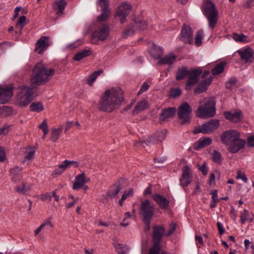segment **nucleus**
<instances>
[{
    "label": "nucleus",
    "instance_id": "f257e3e1",
    "mask_svg": "<svg viewBox=\"0 0 254 254\" xmlns=\"http://www.w3.org/2000/svg\"><path fill=\"white\" fill-rule=\"evenodd\" d=\"M124 93L119 87H111L105 91L100 97L98 108L99 110L111 112L121 105Z\"/></svg>",
    "mask_w": 254,
    "mask_h": 254
},
{
    "label": "nucleus",
    "instance_id": "f03ea898",
    "mask_svg": "<svg viewBox=\"0 0 254 254\" xmlns=\"http://www.w3.org/2000/svg\"><path fill=\"white\" fill-rule=\"evenodd\" d=\"M55 73L54 69L48 68L43 63H38L33 68L30 82L32 85L44 84L51 79Z\"/></svg>",
    "mask_w": 254,
    "mask_h": 254
},
{
    "label": "nucleus",
    "instance_id": "7ed1b4c3",
    "mask_svg": "<svg viewBox=\"0 0 254 254\" xmlns=\"http://www.w3.org/2000/svg\"><path fill=\"white\" fill-rule=\"evenodd\" d=\"M200 105L196 111L197 117L207 118L213 117L216 114L215 102L212 98H205L199 102Z\"/></svg>",
    "mask_w": 254,
    "mask_h": 254
},
{
    "label": "nucleus",
    "instance_id": "20e7f679",
    "mask_svg": "<svg viewBox=\"0 0 254 254\" xmlns=\"http://www.w3.org/2000/svg\"><path fill=\"white\" fill-rule=\"evenodd\" d=\"M222 142L228 146V150L231 153L238 151V132L235 130H229L223 132L221 135Z\"/></svg>",
    "mask_w": 254,
    "mask_h": 254
},
{
    "label": "nucleus",
    "instance_id": "39448f33",
    "mask_svg": "<svg viewBox=\"0 0 254 254\" xmlns=\"http://www.w3.org/2000/svg\"><path fill=\"white\" fill-rule=\"evenodd\" d=\"M202 11L208 19L209 26L214 29L217 22L218 13L215 4L210 0H206L204 2Z\"/></svg>",
    "mask_w": 254,
    "mask_h": 254
},
{
    "label": "nucleus",
    "instance_id": "423d86ee",
    "mask_svg": "<svg viewBox=\"0 0 254 254\" xmlns=\"http://www.w3.org/2000/svg\"><path fill=\"white\" fill-rule=\"evenodd\" d=\"M110 31V27L108 24L97 23L96 29L92 34L91 43L97 45L99 41H105L109 35Z\"/></svg>",
    "mask_w": 254,
    "mask_h": 254
},
{
    "label": "nucleus",
    "instance_id": "0eeeda50",
    "mask_svg": "<svg viewBox=\"0 0 254 254\" xmlns=\"http://www.w3.org/2000/svg\"><path fill=\"white\" fill-rule=\"evenodd\" d=\"M33 89L27 86H21L17 96V102L20 106H26L33 99Z\"/></svg>",
    "mask_w": 254,
    "mask_h": 254
},
{
    "label": "nucleus",
    "instance_id": "6e6552de",
    "mask_svg": "<svg viewBox=\"0 0 254 254\" xmlns=\"http://www.w3.org/2000/svg\"><path fill=\"white\" fill-rule=\"evenodd\" d=\"M140 214L143 217L144 223L149 225L154 214L153 206L149 200L145 199L141 201Z\"/></svg>",
    "mask_w": 254,
    "mask_h": 254
},
{
    "label": "nucleus",
    "instance_id": "1a4fd4ad",
    "mask_svg": "<svg viewBox=\"0 0 254 254\" xmlns=\"http://www.w3.org/2000/svg\"><path fill=\"white\" fill-rule=\"evenodd\" d=\"M191 112V108L187 102H183L179 106L177 114L179 119L182 120V124L190 123Z\"/></svg>",
    "mask_w": 254,
    "mask_h": 254
},
{
    "label": "nucleus",
    "instance_id": "9d476101",
    "mask_svg": "<svg viewBox=\"0 0 254 254\" xmlns=\"http://www.w3.org/2000/svg\"><path fill=\"white\" fill-rule=\"evenodd\" d=\"M219 126V122L217 120H212L201 126L194 129L193 132L194 134L199 133H203L209 134L211 133L214 130L218 127Z\"/></svg>",
    "mask_w": 254,
    "mask_h": 254
},
{
    "label": "nucleus",
    "instance_id": "9b49d317",
    "mask_svg": "<svg viewBox=\"0 0 254 254\" xmlns=\"http://www.w3.org/2000/svg\"><path fill=\"white\" fill-rule=\"evenodd\" d=\"M131 7V5L127 2L122 3L118 7L115 14V17L119 19L121 23H125L127 21V17L129 14Z\"/></svg>",
    "mask_w": 254,
    "mask_h": 254
},
{
    "label": "nucleus",
    "instance_id": "f8f14e48",
    "mask_svg": "<svg viewBox=\"0 0 254 254\" xmlns=\"http://www.w3.org/2000/svg\"><path fill=\"white\" fill-rule=\"evenodd\" d=\"M202 73V71L200 69H192L189 70L188 75V80L185 86L186 90H190L192 86L197 83L198 78Z\"/></svg>",
    "mask_w": 254,
    "mask_h": 254
},
{
    "label": "nucleus",
    "instance_id": "ddd939ff",
    "mask_svg": "<svg viewBox=\"0 0 254 254\" xmlns=\"http://www.w3.org/2000/svg\"><path fill=\"white\" fill-rule=\"evenodd\" d=\"M165 228L162 226L156 225L153 227L152 237L154 244L151 248L152 252L156 248H158V247H160V242L165 233Z\"/></svg>",
    "mask_w": 254,
    "mask_h": 254
},
{
    "label": "nucleus",
    "instance_id": "4468645a",
    "mask_svg": "<svg viewBox=\"0 0 254 254\" xmlns=\"http://www.w3.org/2000/svg\"><path fill=\"white\" fill-rule=\"evenodd\" d=\"M180 39L185 43H193V32L189 26L184 25L180 33Z\"/></svg>",
    "mask_w": 254,
    "mask_h": 254
},
{
    "label": "nucleus",
    "instance_id": "2eb2a0df",
    "mask_svg": "<svg viewBox=\"0 0 254 254\" xmlns=\"http://www.w3.org/2000/svg\"><path fill=\"white\" fill-rule=\"evenodd\" d=\"M13 96V89L10 87L0 85V104H5Z\"/></svg>",
    "mask_w": 254,
    "mask_h": 254
},
{
    "label": "nucleus",
    "instance_id": "dca6fc26",
    "mask_svg": "<svg viewBox=\"0 0 254 254\" xmlns=\"http://www.w3.org/2000/svg\"><path fill=\"white\" fill-rule=\"evenodd\" d=\"M167 131L166 129L156 131L153 136L148 137L145 143L147 145L156 143L157 141L162 142L164 140L167 135Z\"/></svg>",
    "mask_w": 254,
    "mask_h": 254
},
{
    "label": "nucleus",
    "instance_id": "f3484780",
    "mask_svg": "<svg viewBox=\"0 0 254 254\" xmlns=\"http://www.w3.org/2000/svg\"><path fill=\"white\" fill-rule=\"evenodd\" d=\"M147 23L145 21L135 20L133 23L132 29L126 30L123 33V37L125 38L126 35L132 34L133 32L137 30H143L147 28Z\"/></svg>",
    "mask_w": 254,
    "mask_h": 254
},
{
    "label": "nucleus",
    "instance_id": "a211bd4d",
    "mask_svg": "<svg viewBox=\"0 0 254 254\" xmlns=\"http://www.w3.org/2000/svg\"><path fill=\"white\" fill-rule=\"evenodd\" d=\"M90 181V179L85 176L84 173L77 175L74 179L72 189L78 190L82 188L86 183Z\"/></svg>",
    "mask_w": 254,
    "mask_h": 254
},
{
    "label": "nucleus",
    "instance_id": "6ab92c4d",
    "mask_svg": "<svg viewBox=\"0 0 254 254\" xmlns=\"http://www.w3.org/2000/svg\"><path fill=\"white\" fill-rule=\"evenodd\" d=\"M180 184L183 187H187L192 181V177L190 175V170L187 166L183 169L182 177L180 178Z\"/></svg>",
    "mask_w": 254,
    "mask_h": 254
},
{
    "label": "nucleus",
    "instance_id": "aec40b11",
    "mask_svg": "<svg viewBox=\"0 0 254 254\" xmlns=\"http://www.w3.org/2000/svg\"><path fill=\"white\" fill-rule=\"evenodd\" d=\"M49 46V37L42 36L37 42L35 51L39 54H41L47 49Z\"/></svg>",
    "mask_w": 254,
    "mask_h": 254
},
{
    "label": "nucleus",
    "instance_id": "412c9836",
    "mask_svg": "<svg viewBox=\"0 0 254 254\" xmlns=\"http://www.w3.org/2000/svg\"><path fill=\"white\" fill-rule=\"evenodd\" d=\"M239 55L242 61L245 63H252L254 61V52L250 47L246 48L243 51H239Z\"/></svg>",
    "mask_w": 254,
    "mask_h": 254
},
{
    "label": "nucleus",
    "instance_id": "4be33fe9",
    "mask_svg": "<svg viewBox=\"0 0 254 254\" xmlns=\"http://www.w3.org/2000/svg\"><path fill=\"white\" fill-rule=\"evenodd\" d=\"M177 56L173 53H170L163 57H161L158 62V64H166L169 66L173 65L176 61Z\"/></svg>",
    "mask_w": 254,
    "mask_h": 254
},
{
    "label": "nucleus",
    "instance_id": "5701e85b",
    "mask_svg": "<svg viewBox=\"0 0 254 254\" xmlns=\"http://www.w3.org/2000/svg\"><path fill=\"white\" fill-rule=\"evenodd\" d=\"M36 152V149L34 147L28 146L25 148L24 153V159L22 161L23 163H30L34 157Z\"/></svg>",
    "mask_w": 254,
    "mask_h": 254
},
{
    "label": "nucleus",
    "instance_id": "b1692460",
    "mask_svg": "<svg viewBox=\"0 0 254 254\" xmlns=\"http://www.w3.org/2000/svg\"><path fill=\"white\" fill-rule=\"evenodd\" d=\"M152 197L161 209H167L168 207L169 201L164 196L156 194L153 195Z\"/></svg>",
    "mask_w": 254,
    "mask_h": 254
},
{
    "label": "nucleus",
    "instance_id": "393cba45",
    "mask_svg": "<svg viewBox=\"0 0 254 254\" xmlns=\"http://www.w3.org/2000/svg\"><path fill=\"white\" fill-rule=\"evenodd\" d=\"M212 139L210 137H201L194 143V149L199 150L201 148L207 146L212 143Z\"/></svg>",
    "mask_w": 254,
    "mask_h": 254
},
{
    "label": "nucleus",
    "instance_id": "a878e982",
    "mask_svg": "<svg viewBox=\"0 0 254 254\" xmlns=\"http://www.w3.org/2000/svg\"><path fill=\"white\" fill-rule=\"evenodd\" d=\"M66 5V2L65 0H60L56 1L53 3V8L57 14L60 16L63 14Z\"/></svg>",
    "mask_w": 254,
    "mask_h": 254
},
{
    "label": "nucleus",
    "instance_id": "bb28decb",
    "mask_svg": "<svg viewBox=\"0 0 254 254\" xmlns=\"http://www.w3.org/2000/svg\"><path fill=\"white\" fill-rule=\"evenodd\" d=\"M22 168L18 166H15L9 170V173L11 176V180L12 181L16 183L22 179Z\"/></svg>",
    "mask_w": 254,
    "mask_h": 254
},
{
    "label": "nucleus",
    "instance_id": "cd10ccee",
    "mask_svg": "<svg viewBox=\"0 0 254 254\" xmlns=\"http://www.w3.org/2000/svg\"><path fill=\"white\" fill-rule=\"evenodd\" d=\"M176 112V109L173 107L165 109L162 110V112L160 115V120L164 121L167 119L173 118L175 115Z\"/></svg>",
    "mask_w": 254,
    "mask_h": 254
},
{
    "label": "nucleus",
    "instance_id": "c85d7f7f",
    "mask_svg": "<svg viewBox=\"0 0 254 254\" xmlns=\"http://www.w3.org/2000/svg\"><path fill=\"white\" fill-rule=\"evenodd\" d=\"M163 49L156 45H153L150 50V55L155 59L159 60L163 54Z\"/></svg>",
    "mask_w": 254,
    "mask_h": 254
},
{
    "label": "nucleus",
    "instance_id": "c756f323",
    "mask_svg": "<svg viewBox=\"0 0 254 254\" xmlns=\"http://www.w3.org/2000/svg\"><path fill=\"white\" fill-rule=\"evenodd\" d=\"M149 107L148 102L145 100H142L137 103L133 110V114H138L139 113L148 109Z\"/></svg>",
    "mask_w": 254,
    "mask_h": 254
},
{
    "label": "nucleus",
    "instance_id": "7c9ffc66",
    "mask_svg": "<svg viewBox=\"0 0 254 254\" xmlns=\"http://www.w3.org/2000/svg\"><path fill=\"white\" fill-rule=\"evenodd\" d=\"M226 65V63L225 61H221L217 64L212 69V73L213 75H218L221 73Z\"/></svg>",
    "mask_w": 254,
    "mask_h": 254
},
{
    "label": "nucleus",
    "instance_id": "2f4dec72",
    "mask_svg": "<svg viewBox=\"0 0 254 254\" xmlns=\"http://www.w3.org/2000/svg\"><path fill=\"white\" fill-rule=\"evenodd\" d=\"M202 80L201 82L208 87L211 83L213 77L210 75L209 70H205L202 75Z\"/></svg>",
    "mask_w": 254,
    "mask_h": 254
},
{
    "label": "nucleus",
    "instance_id": "473e14b6",
    "mask_svg": "<svg viewBox=\"0 0 254 254\" xmlns=\"http://www.w3.org/2000/svg\"><path fill=\"white\" fill-rule=\"evenodd\" d=\"M29 108L32 112L39 113L44 110V106L41 102H34L30 105Z\"/></svg>",
    "mask_w": 254,
    "mask_h": 254
},
{
    "label": "nucleus",
    "instance_id": "72a5a7b5",
    "mask_svg": "<svg viewBox=\"0 0 254 254\" xmlns=\"http://www.w3.org/2000/svg\"><path fill=\"white\" fill-rule=\"evenodd\" d=\"M121 190L122 188L119 184H115L109 190L107 196L113 198L119 193Z\"/></svg>",
    "mask_w": 254,
    "mask_h": 254
},
{
    "label": "nucleus",
    "instance_id": "f704fd0d",
    "mask_svg": "<svg viewBox=\"0 0 254 254\" xmlns=\"http://www.w3.org/2000/svg\"><path fill=\"white\" fill-rule=\"evenodd\" d=\"M102 12L97 17V23H100L101 21L106 20L110 13V9L109 8H102Z\"/></svg>",
    "mask_w": 254,
    "mask_h": 254
},
{
    "label": "nucleus",
    "instance_id": "c9c22d12",
    "mask_svg": "<svg viewBox=\"0 0 254 254\" xmlns=\"http://www.w3.org/2000/svg\"><path fill=\"white\" fill-rule=\"evenodd\" d=\"M189 71V70H188L186 67L179 68L176 73V79L180 80L184 79L187 75L188 76Z\"/></svg>",
    "mask_w": 254,
    "mask_h": 254
},
{
    "label": "nucleus",
    "instance_id": "e433bc0d",
    "mask_svg": "<svg viewBox=\"0 0 254 254\" xmlns=\"http://www.w3.org/2000/svg\"><path fill=\"white\" fill-rule=\"evenodd\" d=\"M225 118L232 122L236 123L238 121V112L235 111L225 112Z\"/></svg>",
    "mask_w": 254,
    "mask_h": 254
},
{
    "label": "nucleus",
    "instance_id": "4c0bfd02",
    "mask_svg": "<svg viewBox=\"0 0 254 254\" xmlns=\"http://www.w3.org/2000/svg\"><path fill=\"white\" fill-rule=\"evenodd\" d=\"M240 218V222L242 224H244L246 222H251L253 220V219L250 217L249 211L246 209H244L241 212Z\"/></svg>",
    "mask_w": 254,
    "mask_h": 254
},
{
    "label": "nucleus",
    "instance_id": "58836bf2",
    "mask_svg": "<svg viewBox=\"0 0 254 254\" xmlns=\"http://www.w3.org/2000/svg\"><path fill=\"white\" fill-rule=\"evenodd\" d=\"M12 113L11 107L3 106L0 107V117L3 118L10 116Z\"/></svg>",
    "mask_w": 254,
    "mask_h": 254
},
{
    "label": "nucleus",
    "instance_id": "ea45409f",
    "mask_svg": "<svg viewBox=\"0 0 254 254\" xmlns=\"http://www.w3.org/2000/svg\"><path fill=\"white\" fill-rule=\"evenodd\" d=\"M91 54V51L89 50H84L75 55L73 59L76 61H79L83 58L89 56Z\"/></svg>",
    "mask_w": 254,
    "mask_h": 254
},
{
    "label": "nucleus",
    "instance_id": "a19ab883",
    "mask_svg": "<svg viewBox=\"0 0 254 254\" xmlns=\"http://www.w3.org/2000/svg\"><path fill=\"white\" fill-rule=\"evenodd\" d=\"M102 72V70H98L94 71L86 79V83L90 86H91L96 80L97 77L100 75Z\"/></svg>",
    "mask_w": 254,
    "mask_h": 254
},
{
    "label": "nucleus",
    "instance_id": "79ce46f5",
    "mask_svg": "<svg viewBox=\"0 0 254 254\" xmlns=\"http://www.w3.org/2000/svg\"><path fill=\"white\" fill-rule=\"evenodd\" d=\"M62 131V127L53 128L52 131L51 140L53 142H56L59 138Z\"/></svg>",
    "mask_w": 254,
    "mask_h": 254
},
{
    "label": "nucleus",
    "instance_id": "37998d69",
    "mask_svg": "<svg viewBox=\"0 0 254 254\" xmlns=\"http://www.w3.org/2000/svg\"><path fill=\"white\" fill-rule=\"evenodd\" d=\"M133 194V190L132 188H129L128 190H126L122 196L121 199L119 200V204L122 206L126 198L129 196H131Z\"/></svg>",
    "mask_w": 254,
    "mask_h": 254
},
{
    "label": "nucleus",
    "instance_id": "c03bdc74",
    "mask_svg": "<svg viewBox=\"0 0 254 254\" xmlns=\"http://www.w3.org/2000/svg\"><path fill=\"white\" fill-rule=\"evenodd\" d=\"M211 157L213 161L218 164L222 162V155L220 152L216 150H214L212 153Z\"/></svg>",
    "mask_w": 254,
    "mask_h": 254
},
{
    "label": "nucleus",
    "instance_id": "a18cd8bd",
    "mask_svg": "<svg viewBox=\"0 0 254 254\" xmlns=\"http://www.w3.org/2000/svg\"><path fill=\"white\" fill-rule=\"evenodd\" d=\"M26 20V17L24 15L21 16L19 17V18L16 23V28H19V30L20 32H21L22 31L24 26L25 25Z\"/></svg>",
    "mask_w": 254,
    "mask_h": 254
},
{
    "label": "nucleus",
    "instance_id": "49530a36",
    "mask_svg": "<svg viewBox=\"0 0 254 254\" xmlns=\"http://www.w3.org/2000/svg\"><path fill=\"white\" fill-rule=\"evenodd\" d=\"M203 34L202 30H198L196 33L194 43L197 46H199L202 44V40L203 37Z\"/></svg>",
    "mask_w": 254,
    "mask_h": 254
},
{
    "label": "nucleus",
    "instance_id": "de8ad7c7",
    "mask_svg": "<svg viewBox=\"0 0 254 254\" xmlns=\"http://www.w3.org/2000/svg\"><path fill=\"white\" fill-rule=\"evenodd\" d=\"M30 189L29 187H26L24 184H22L16 187L15 190L19 193L23 194L29 192Z\"/></svg>",
    "mask_w": 254,
    "mask_h": 254
},
{
    "label": "nucleus",
    "instance_id": "09e8293b",
    "mask_svg": "<svg viewBox=\"0 0 254 254\" xmlns=\"http://www.w3.org/2000/svg\"><path fill=\"white\" fill-rule=\"evenodd\" d=\"M63 163H64L66 168H70L71 167L77 168L79 166V162L76 161L65 160L63 162Z\"/></svg>",
    "mask_w": 254,
    "mask_h": 254
},
{
    "label": "nucleus",
    "instance_id": "8fccbe9b",
    "mask_svg": "<svg viewBox=\"0 0 254 254\" xmlns=\"http://www.w3.org/2000/svg\"><path fill=\"white\" fill-rule=\"evenodd\" d=\"M39 128L41 129L43 132L44 135L43 136V138H45L46 135H47L49 132L48 126L47 123V121L46 120H44L42 123L39 125Z\"/></svg>",
    "mask_w": 254,
    "mask_h": 254
},
{
    "label": "nucleus",
    "instance_id": "3c124183",
    "mask_svg": "<svg viewBox=\"0 0 254 254\" xmlns=\"http://www.w3.org/2000/svg\"><path fill=\"white\" fill-rule=\"evenodd\" d=\"M66 168L64 166V163L62 162L58 166V168L55 169L53 174L58 175H61L66 170Z\"/></svg>",
    "mask_w": 254,
    "mask_h": 254
},
{
    "label": "nucleus",
    "instance_id": "603ef678",
    "mask_svg": "<svg viewBox=\"0 0 254 254\" xmlns=\"http://www.w3.org/2000/svg\"><path fill=\"white\" fill-rule=\"evenodd\" d=\"M207 87L205 85H204L203 83H202L201 82L200 83H199L196 88L195 89V92L197 93H202L207 89Z\"/></svg>",
    "mask_w": 254,
    "mask_h": 254
},
{
    "label": "nucleus",
    "instance_id": "864d4df0",
    "mask_svg": "<svg viewBox=\"0 0 254 254\" xmlns=\"http://www.w3.org/2000/svg\"><path fill=\"white\" fill-rule=\"evenodd\" d=\"M237 82V79L235 78H231L226 83V87L228 89H232Z\"/></svg>",
    "mask_w": 254,
    "mask_h": 254
},
{
    "label": "nucleus",
    "instance_id": "5fc2aeb1",
    "mask_svg": "<svg viewBox=\"0 0 254 254\" xmlns=\"http://www.w3.org/2000/svg\"><path fill=\"white\" fill-rule=\"evenodd\" d=\"M148 254H170L165 250L160 251V247H158V248H156L152 251V248H150Z\"/></svg>",
    "mask_w": 254,
    "mask_h": 254
},
{
    "label": "nucleus",
    "instance_id": "6e6d98bb",
    "mask_svg": "<svg viewBox=\"0 0 254 254\" xmlns=\"http://www.w3.org/2000/svg\"><path fill=\"white\" fill-rule=\"evenodd\" d=\"M247 145L249 147H254V135H251L247 137Z\"/></svg>",
    "mask_w": 254,
    "mask_h": 254
},
{
    "label": "nucleus",
    "instance_id": "4d7b16f0",
    "mask_svg": "<svg viewBox=\"0 0 254 254\" xmlns=\"http://www.w3.org/2000/svg\"><path fill=\"white\" fill-rule=\"evenodd\" d=\"M250 41V37L243 34H239V43H247Z\"/></svg>",
    "mask_w": 254,
    "mask_h": 254
},
{
    "label": "nucleus",
    "instance_id": "13d9d810",
    "mask_svg": "<svg viewBox=\"0 0 254 254\" xmlns=\"http://www.w3.org/2000/svg\"><path fill=\"white\" fill-rule=\"evenodd\" d=\"M97 4L99 5L101 8H109V0H98Z\"/></svg>",
    "mask_w": 254,
    "mask_h": 254
},
{
    "label": "nucleus",
    "instance_id": "bf43d9fd",
    "mask_svg": "<svg viewBox=\"0 0 254 254\" xmlns=\"http://www.w3.org/2000/svg\"><path fill=\"white\" fill-rule=\"evenodd\" d=\"M10 130V126L4 125L2 128H0V135H6Z\"/></svg>",
    "mask_w": 254,
    "mask_h": 254
},
{
    "label": "nucleus",
    "instance_id": "052dcab7",
    "mask_svg": "<svg viewBox=\"0 0 254 254\" xmlns=\"http://www.w3.org/2000/svg\"><path fill=\"white\" fill-rule=\"evenodd\" d=\"M176 225L174 223H171L170 225V229L168 232L165 234L167 237L171 235L176 230Z\"/></svg>",
    "mask_w": 254,
    "mask_h": 254
},
{
    "label": "nucleus",
    "instance_id": "680f3d73",
    "mask_svg": "<svg viewBox=\"0 0 254 254\" xmlns=\"http://www.w3.org/2000/svg\"><path fill=\"white\" fill-rule=\"evenodd\" d=\"M40 199L42 201H50L52 198V195H51L50 193L47 192L44 194H42L40 196Z\"/></svg>",
    "mask_w": 254,
    "mask_h": 254
},
{
    "label": "nucleus",
    "instance_id": "e2e57ef3",
    "mask_svg": "<svg viewBox=\"0 0 254 254\" xmlns=\"http://www.w3.org/2000/svg\"><path fill=\"white\" fill-rule=\"evenodd\" d=\"M149 87V85L147 82H144L143 83L140 90L138 91V95L142 94L143 92L146 91Z\"/></svg>",
    "mask_w": 254,
    "mask_h": 254
},
{
    "label": "nucleus",
    "instance_id": "0e129e2a",
    "mask_svg": "<svg viewBox=\"0 0 254 254\" xmlns=\"http://www.w3.org/2000/svg\"><path fill=\"white\" fill-rule=\"evenodd\" d=\"M43 228L49 226L50 227H53V225L51 221V218H48L44 220L43 223L41 224Z\"/></svg>",
    "mask_w": 254,
    "mask_h": 254
},
{
    "label": "nucleus",
    "instance_id": "69168bd1",
    "mask_svg": "<svg viewBox=\"0 0 254 254\" xmlns=\"http://www.w3.org/2000/svg\"><path fill=\"white\" fill-rule=\"evenodd\" d=\"M181 94V91L179 88L174 89L171 92V96L174 98L179 97Z\"/></svg>",
    "mask_w": 254,
    "mask_h": 254
},
{
    "label": "nucleus",
    "instance_id": "338daca9",
    "mask_svg": "<svg viewBox=\"0 0 254 254\" xmlns=\"http://www.w3.org/2000/svg\"><path fill=\"white\" fill-rule=\"evenodd\" d=\"M199 170L202 172V173L206 176L208 173V169L206 166V163H203L199 167Z\"/></svg>",
    "mask_w": 254,
    "mask_h": 254
},
{
    "label": "nucleus",
    "instance_id": "774afa93",
    "mask_svg": "<svg viewBox=\"0 0 254 254\" xmlns=\"http://www.w3.org/2000/svg\"><path fill=\"white\" fill-rule=\"evenodd\" d=\"M119 254H125L124 246L120 244H117L115 247Z\"/></svg>",
    "mask_w": 254,
    "mask_h": 254
}]
</instances>
